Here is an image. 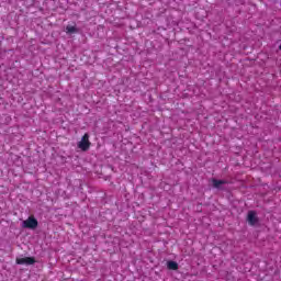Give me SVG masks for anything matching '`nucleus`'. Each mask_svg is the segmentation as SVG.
<instances>
[{"mask_svg":"<svg viewBox=\"0 0 281 281\" xmlns=\"http://www.w3.org/2000/svg\"><path fill=\"white\" fill-rule=\"evenodd\" d=\"M247 222L249 225H258V215L256 214V211H249L247 215Z\"/></svg>","mask_w":281,"mask_h":281,"instance_id":"3","label":"nucleus"},{"mask_svg":"<svg viewBox=\"0 0 281 281\" xmlns=\"http://www.w3.org/2000/svg\"><path fill=\"white\" fill-rule=\"evenodd\" d=\"M212 183H213V188L221 189V187H222V186H225V183H227V181L213 179V180H212Z\"/></svg>","mask_w":281,"mask_h":281,"instance_id":"5","label":"nucleus"},{"mask_svg":"<svg viewBox=\"0 0 281 281\" xmlns=\"http://www.w3.org/2000/svg\"><path fill=\"white\" fill-rule=\"evenodd\" d=\"M24 229H36L38 227V221L34 216H30L27 220L22 222Z\"/></svg>","mask_w":281,"mask_h":281,"instance_id":"1","label":"nucleus"},{"mask_svg":"<svg viewBox=\"0 0 281 281\" xmlns=\"http://www.w3.org/2000/svg\"><path fill=\"white\" fill-rule=\"evenodd\" d=\"M16 265H34V262H36V260L34 259V257H21V258H16Z\"/></svg>","mask_w":281,"mask_h":281,"instance_id":"4","label":"nucleus"},{"mask_svg":"<svg viewBox=\"0 0 281 281\" xmlns=\"http://www.w3.org/2000/svg\"><path fill=\"white\" fill-rule=\"evenodd\" d=\"M91 147V142H89V134H85L81 140L78 143V148L80 150L87 151Z\"/></svg>","mask_w":281,"mask_h":281,"instance_id":"2","label":"nucleus"},{"mask_svg":"<svg viewBox=\"0 0 281 281\" xmlns=\"http://www.w3.org/2000/svg\"><path fill=\"white\" fill-rule=\"evenodd\" d=\"M66 32H67V34H76V32H78V30L76 29V26L68 25V26H66Z\"/></svg>","mask_w":281,"mask_h":281,"instance_id":"7","label":"nucleus"},{"mask_svg":"<svg viewBox=\"0 0 281 281\" xmlns=\"http://www.w3.org/2000/svg\"><path fill=\"white\" fill-rule=\"evenodd\" d=\"M167 267L172 271H177V269H179V263H177V261H168Z\"/></svg>","mask_w":281,"mask_h":281,"instance_id":"6","label":"nucleus"}]
</instances>
